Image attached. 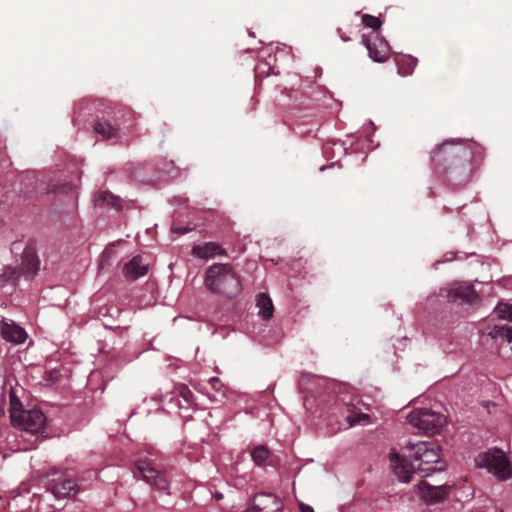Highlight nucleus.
<instances>
[{"instance_id":"nucleus-1","label":"nucleus","mask_w":512,"mask_h":512,"mask_svg":"<svg viewBox=\"0 0 512 512\" xmlns=\"http://www.w3.org/2000/svg\"><path fill=\"white\" fill-rule=\"evenodd\" d=\"M389 457L394 474L404 483L410 482L416 472L428 476L446 467L440 446L429 441L409 442L401 448V455L391 452Z\"/></svg>"},{"instance_id":"nucleus-2","label":"nucleus","mask_w":512,"mask_h":512,"mask_svg":"<svg viewBox=\"0 0 512 512\" xmlns=\"http://www.w3.org/2000/svg\"><path fill=\"white\" fill-rule=\"evenodd\" d=\"M205 285L213 292L227 297L240 293L241 284L234 270L229 264H214L206 272Z\"/></svg>"},{"instance_id":"nucleus-3","label":"nucleus","mask_w":512,"mask_h":512,"mask_svg":"<svg viewBox=\"0 0 512 512\" xmlns=\"http://www.w3.org/2000/svg\"><path fill=\"white\" fill-rule=\"evenodd\" d=\"M475 465L484 468L498 480L505 481L512 477V463L500 449H490L480 453L475 458Z\"/></svg>"},{"instance_id":"nucleus-4","label":"nucleus","mask_w":512,"mask_h":512,"mask_svg":"<svg viewBox=\"0 0 512 512\" xmlns=\"http://www.w3.org/2000/svg\"><path fill=\"white\" fill-rule=\"evenodd\" d=\"M12 409L10 412L11 422L18 427L26 435L39 438L46 424V417L40 409L17 410L14 402H11Z\"/></svg>"},{"instance_id":"nucleus-5","label":"nucleus","mask_w":512,"mask_h":512,"mask_svg":"<svg viewBox=\"0 0 512 512\" xmlns=\"http://www.w3.org/2000/svg\"><path fill=\"white\" fill-rule=\"evenodd\" d=\"M406 419L410 425L427 435L439 433L447 422L443 414L428 408L414 409Z\"/></svg>"},{"instance_id":"nucleus-6","label":"nucleus","mask_w":512,"mask_h":512,"mask_svg":"<svg viewBox=\"0 0 512 512\" xmlns=\"http://www.w3.org/2000/svg\"><path fill=\"white\" fill-rule=\"evenodd\" d=\"M135 474H138L147 484L157 490L168 491L169 481L165 474L153 466V460L147 456H140L135 463Z\"/></svg>"},{"instance_id":"nucleus-7","label":"nucleus","mask_w":512,"mask_h":512,"mask_svg":"<svg viewBox=\"0 0 512 512\" xmlns=\"http://www.w3.org/2000/svg\"><path fill=\"white\" fill-rule=\"evenodd\" d=\"M362 43L368 50L370 58L375 62H384L390 55L388 42L378 33L372 32L362 36Z\"/></svg>"},{"instance_id":"nucleus-8","label":"nucleus","mask_w":512,"mask_h":512,"mask_svg":"<svg viewBox=\"0 0 512 512\" xmlns=\"http://www.w3.org/2000/svg\"><path fill=\"white\" fill-rule=\"evenodd\" d=\"M448 301L472 303L478 298L474 287L471 284L455 281L442 290Z\"/></svg>"},{"instance_id":"nucleus-9","label":"nucleus","mask_w":512,"mask_h":512,"mask_svg":"<svg viewBox=\"0 0 512 512\" xmlns=\"http://www.w3.org/2000/svg\"><path fill=\"white\" fill-rule=\"evenodd\" d=\"M463 156L465 158L469 157V152L467 149L460 143H456L455 140H447L443 142L433 153L431 156L432 162L438 166L441 165L442 162L446 161L450 157H458Z\"/></svg>"},{"instance_id":"nucleus-10","label":"nucleus","mask_w":512,"mask_h":512,"mask_svg":"<svg viewBox=\"0 0 512 512\" xmlns=\"http://www.w3.org/2000/svg\"><path fill=\"white\" fill-rule=\"evenodd\" d=\"M451 486L437 485L433 486L426 481H421L416 486L418 496L425 503L433 504L442 501L450 492Z\"/></svg>"},{"instance_id":"nucleus-11","label":"nucleus","mask_w":512,"mask_h":512,"mask_svg":"<svg viewBox=\"0 0 512 512\" xmlns=\"http://www.w3.org/2000/svg\"><path fill=\"white\" fill-rule=\"evenodd\" d=\"M282 502L270 493H261L253 497L247 512H281Z\"/></svg>"},{"instance_id":"nucleus-12","label":"nucleus","mask_w":512,"mask_h":512,"mask_svg":"<svg viewBox=\"0 0 512 512\" xmlns=\"http://www.w3.org/2000/svg\"><path fill=\"white\" fill-rule=\"evenodd\" d=\"M1 334L6 341L14 344H21L27 339L26 331L12 320H3Z\"/></svg>"},{"instance_id":"nucleus-13","label":"nucleus","mask_w":512,"mask_h":512,"mask_svg":"<svg viewBox=\"0 0 512 512\" xmlns=\"http://www.w3.org/2000/svg\"><path fill=\"white\" fill-rule=\"evenodd\" d=\"M192 254L203 260H208L218 255H223L224 250L220 245L214 242H207L204 244L194 245L192 248Z\"/></svg>"},{"instance_id":"nucleus-14","label":"nucleus","mask_w":512,"mask_h":512,"mask_svg":"<svg viewBox=\"0 0 512 512\" xmlns=\"http://www.w3.org/2000/svg\"><path fill=\"white\" fill-rule=\"evenodd\" d=\"M148 264L144 263L141 256H135L125 264L123 272L126 278L135 280L147 273Z\"/></svg>"},{"instance_id":"nucleus-15","label":"nucleus","mask_w":512,"mask_h":512,"mask_svg":"<svg viewBox=\"0 0 512 512\" xmlns=\"http://www.w3.org/2000/svg\"><path fill=\"white\" fill-rule=\"evenodd\" d=\"M488 336L491 337V339L499 342L500 344H503V343L509 344L512 342V325H508V324L495 325L488 332Z\"/></svg>"},{"instance_id":"nucleus-16","label":"nucleus","mask_w":512,"mask_h":512,"mask_svg":"<svg viewBox=\"0 0 512 512\" xmlns=\"http://www.w3.org/2000/svg\"><path fill=\"white\" fill-rule=\"evenodd\" d=\"M53 494L58 498L73 496L77 493V486L74 480L64 479L53 486Z\"/></svg>"},{"instance_id":"nucleus-17","label":"nucleus","mask_w":512,"mask_h":512,"mask_svg":"<svg viewBox=\"0 0 512 512\" xmlns=\"http://www.w3.org/2000/svg\"><path fill=\"white\" fill-rule=\"evenodd\" d=\"M39 261L35 253L27 250L22 255L21 274L34 275L38 270Z\"/></svg>"},{"instance_id":"nucleus-18","label":"nucleus","mask_w":512,"mask_h":512,"mask_svg":"<svg viewBox=\"0 0 512 512\" xmlns=\"http://www.w3.org/2000/svg\"><path fill=\"white\" fill-rule=\"evenodd\" d=\"M398 74L408 76L412 74L417 65V59L410 55H403L396 58Z\"/></svg>"},{"instance_id":"nucleus-19","label":"nucleus","mask_w":512,"mask_h":512,"mask_svg":"<svg viewBox=\"0 0 512 512\" xmlns=\"http://www.w3.org/2000/svg\"><path fill=\"white\" fill-rule=\"evenodd\" d=\"M257 306L259 307V314L264 319H269L273 315V304L271 299L266 294H260L257 297Z\"/></svg>"},{"instance_id":"nucleus-20","label":"nucleus","mask_w":512,"mask_h":512,"mask_svg":"<svg viewBox=\"0 0 512 512\" xmlns=\"http://www.w3.org/2000/svg\"><path fill=\"white\" fill-rule=\"evenodd\" d=\"M269 456V451L265 446L255 447L251 453L254 463L258 466L263 465Z\"/></svg>"},{"instance_id":"nucleus-21","label":"nucleus","mask_w":512,"mask_h":512,"mask_svg":"<svg viewBox=\"0 0 512 512\" xmlns=\"http://www.w3.org/2000/svg\"><path fill=\"white\" fill-rule=\"evenodd\" d=\"M95 131L107 139L113 138L117 135L116 129H114L108 122H98L95 126Z\"/></svg>"},{"instance_id":"nucleus-22","label":"nucleus","mask_w":512,"mask_h":512,"mask_svg":"<svg viewBox=\"0 0 512 512\" xmlns=\"http://www.w3.org/2000/svg\"><path fill=\"white\" fill-rule=\"evenodd\" d=\"M348 423H349V427H352V426H355L357 424H366V423H369L370 421V417L368 414L366 413H362V412H354V411H351L349 415H347L346 417Z\"/></svg>"},{"instance_id":"nucleus-23","label":"nucleus","mask_w":512,"mask_h":512,"mask_svg":"<svg viewBox=\"0 0 512 512\" xmlns=\"http://www.w3.org/2000/svg\"><path fill=\"white\" fill-rule=\"evenodd\" d=\"M20 270L15 267L7 266L3 269L0 278L4 282H15L20 276Z\"/></svg>"},{"instance_id":"nucleus-24","label":"nucleus","mask_w":512,"mask_h":512,"mask_svg":"<svg viewBox=\"0 0 512 512\" xmlns=\"http://www.w3.org/2000/svg\"><path fill=\"white\" fill-rule=\"evenodd\" d=\"M362 23L366 27L372 28L373 30L380 28V26L382 24L381 21L379 20V18L372 16V15H368V14H364L362 16Z\"/></svg>"},{"instance_id":"nucleus-25","label":"nucleus","mask_w":512,"mask_h":512,"mask_svg":"<svg viewBox=\"0 0 512 512\" xmlns=\"http://www.w3.org/2000/svg\"><path fill=\"white\" fill-rule=\"evenodd\" d=\"M209 384L211 385V387H212L215 391H217V392H219V391H220V382H219V380H218L217 378H211V379L209 380Z\"/></svg>"},{"instance_id":"nucleus-26","label":"nucleus","mask_w":512,"mask_h":512,"mask_svg":"<svg viewBox=\"0 0 512 512\" xmlns=\"http://www.w3.org/2000/svg\"><path fill=\"white\" fill-rule=\"evenodd\" d=\"M299 508L301 512H314V509L311 506L304 503H300Z\"/></svg>"},{"instance_id":"nucleus-27","label":"nucleus","mask_w":512,"mask_h":512,"mask_svg":"<svg viewBox=\"0 0 512 512\" xmlns=\"http://www.w3.org/2000/svg\"><path fill=\"white\" fill-rule=\"evenodd\" d=\"M172 230H173V232L178 233V234H185L189 231L188 228H175V227H173Z\"/></svg>"},{"instance_id":"nucleus-28","label":"nucleus","mask_w":512,"mask_h":512,"mask_svg":"<svg viewBox=\"0 0 512 512\" xmlns=\"http://www.w3.org/2000/svg\"><path fill=\"white\" fill-rule=\"evenodd\" d=\"M107 256H108V251H104L103 254H102V259L100 261V268H103L104 260L106 259Z\"/></svg>"},{"instance_id":"nucleus-29","label":"nucleus","mask_w":512,"mask_h":512,"mask_svg":"<svg viewBox=\"0 0 512 512\" xmlns=\"http://www.w3.org/2000/svg\"><path fill=\"white\" fill-rule=\"evenodd\" d=\"M108 198H109L110 200L114 199L113 195H110V194H108V193H104V195H103V200H105V201H106Z\"/></svg>"},{"instance_id":"nucleus-30","label":"nucleus","mask_w":512,"mask_h":512,"mask_svg":"<svg viewBox=\"0 0 512 512\" xmlns=\"http://www.w3.org/2000/svg\"><path fill=\"white\" fill-rule=\"evenodd\" d=\"M216 497L217 498H222V494H217Z\"/></svg>"}]
</instances>
